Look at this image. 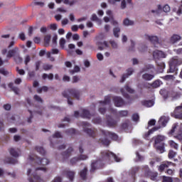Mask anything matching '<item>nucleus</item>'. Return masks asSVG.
<instances>
[{
	"instance_id": "f257e3e1",
	"label": "nucleus",
	"mask_w": 182,
	"mask_h": 182,
	"mask_svg": "<svg viewBox=\"0 0 182 182\" xmlns=\"http://www.w3.org/2000/svg\"><path fill=\"white\" fill-rule=\"evenodd\" d=\"M112 159L117 161V163L120 161V158L116 156V154H114L113 152H111L110 151H101L97 159L92 161L91 168L90 170V173H93L96 171V170L102 168V167L105 166V163H106V161H110Z\"/></svg>"
},
{
	"instance_id": "f03ea898",
	"label": "nucleus",
	"mask_w": 182,
	"mask_h": 182,
	"mask_svg": "<svg viewBox=\"0 0 182 182\" xmlns=\"http://www.w3.org/2000/svg\"><path fill=\"white\" fill-rule=\"evenodd\" d=\"M63 96L67 99L68 104L70 105V106L73 105V100L71 99V97H75V99H77V100L80 99V93L77 90L75 89H70L68 91H65L63 92Z\"/></svg>"
},
{
	"instance_id": "7ed1b4c3",
	"label": "nucleus",
	"mask_w": 182,
	"mask_h": 182,
	"mask_svg": "<svg viewBox=\"0 0 182 182\" xmlns=\"http://www.w3.org/2000/svg\"><path fill=\"white\" fill-rule=\"evenodd\" d=\"M145 72H150V73H144L142 75V79L144 80H146L147 82H149L150 80H153L154 79V76H156V74H154V72H156V68H154V65H146L144 68Z\"/></svg>"
},
{
	"instance_id": "20e7f679",
	"label": "nucleus",
	"mask_w": 182,
	"mask_h": 182,
	"mask_svg": "<svg viewBox=\"0 0 182 182\" xmlns=\"http://www.w3.org/2000/svg\"><path fill=\"white\" fill-rule=\"evenodd\" d=\"M110 103H112V99L109 96L105 97L104 101L100 102L98 111L101 113V114H105V113H106V108L105 106L110 105Z\"/></svg>"
},
{
	"instance_id": "39448f33",
	"label": "nucleus",
	"mask_w": 182,
	"mask_h": 182,
	"mask_svg": "<svg viewBox=\"0 0 182 182\" xmlns=\"http://www.w3.org/2000/svg\"><path fill=\"white\" fill-rule=\"evenodd\" d=\"M29 159L31 161H36V164H41V166H48V164H49V163H50L49 159H48L46 158H43V159H41V158H39L36 156H35L33 155H31L29 156Z\"/></svg>"
},
{
	"instance_id": "423d86ee",
	"label": "nucleus",
	"mask_w": 182,
	"mask_h": 182,
	"mask_svg": "<svg viewBox=\"0 0 182 182\" xmlns=\"http://www.w3.org/2000/svg\"><path fill=\"white\" fill-rule=\"evenodd\" d=\"M171 116L174 117V119L182 120V103L180 106H178L175 108L174 111L171 113Z\"/></svg>"
},
{
	"instance_id": "0eeeda50",
	"label": "nucleus",
	"mask_w": 182,
	"mask_h": 182,
	"mask_svg": "<svg viewBox=\"0 0 182 182\" xmlns=\"http://www.w3.org/2000/svg\"><path fill=\"white\" fill-rule=\"evenodd\" d=\"M112 25L114 26L113 28V35L114 38H119L120 36V26H119V23L114 20L111 21Z\"/></svg>"
},
{
	"instance_id": "6e6552de",
	"label": "nucleus",
	"mask_w": 182,
	"mask_h": 182,
	"mask_svg": "<svg viewBox=\"0 0 182 182\" xmlns=\"http://www.w3.org/2000/svg\"><path fill=\"white\" fill-rule=\"evenodd\" d=\"M152 14H156V15H160L161 12H170V6L166 4L163 8H161V5H158L157 10H151Z\"/></svg>"
},
{
	"instance_id": "1a4fd4ad",
	"label": "nucleus",
	"mask_w": 182,
	"mask_h": 182,
	"mask_svg": "<svg viewBox=\"0 0 182 182\" xmlns=\"http://www.w3.org/2000/svg\"><path fill=\"white\" fill-rule=\"evenodd\" d=\"M83 126L85 127L84 131L85 133H87V134H88L90 137H96V131L92 130L90 128H87L89 126H90L89 123L83 122Z\"/></svg>"
},
{
	"instance_id": "9d476101",
	"label": "nucleus",
	"mask_w": 182,
	"mask_h": 182,
	"mask_svg": "<svg viewBox=\"0 0 182 182\" xmlns=\"http://www.w3.org/2000/svg\"><path fill=\"white\" fill-rule=\"evenodd\" d=\"M126 72V73H124L121 76V79L119 80L120 83H124V82L129 77V76H132V75L134 73V69L129 68L127 69Z\"/></svg>"
},
{
	"instance_id": "9b49d317",
	"label": "nucleus",
	"mask_w": 182,
	"mask_h": 182,
	"mask_svg": "<svg viewBox=\"0 0 182 182\" xmlns=\"http://www.w3.org/2000/svg\"><path fill=\"white\" fill-rule=\"evenodd\" d=\"M153 58L156 61L166 58V53L161 50H155L153 52Z\"/></svg>"
},
{
	"instance_id": "f8f14e48",
	"label": "nucleus",
	"mask_w": 182,
	"mask_h": 182,
	"mask_svg": "<svg viewBox=\"0 0 182 182\" xmlns=\"http://www.w3.org/2000/svg\"><path fill=\"white\" fill-rule=\"evenodd\" d=\"M73 151V148L69 147L66 151L62 153L63 161V163L69 160V157L72 156V152Z\"/></svg>"
},
{
	"instance_id": "ddd939ff",
	"label": "nucleus",
	"mask_w": 182,
	"mask_h": 182,
	"mask_svg": "<svg viewBox=\"0 0 182 182\" xmlns=\"http://www.w3.org/2000/svg\"><path fill=\"white\" fill-rule=\"evenodd\" d=\"M146 39H148L151 43H153L154 45L155 48H158L156 45H160V43L159 42V37L156 36H149L145 35Z\"/></svg>"
},
{
	"instance_id": "4468645a",
	"label": "nucleus",
	"mask_w": 182,
	"mask_h": 182,
	"mask_svg": "<svg viewBox=\"0 0 182 182\" xmlns=\"http://www.w3.org/2000/svg\"><path fill=\"white\" fill-rule=\"evenodd\" d=\"M114 105L117 107H122V106H124V100H122L120 97H112Z\"/></svg>"
},
{
	"instance_id": "2eb2a0df",
	"label": "nucleus",
	"mask_w": 182,
	"mask_h": 182,
	"mask_svg": "<svg viewBox=\"0 0 182 182\" xmlns=\"http://www.w3.org/2000/svg\"><path fill=\"white\" fill-rule=\"evenodd\" d=\"M152 140H154V144H164V140H166V136L163 135H157L152 138Z\"/></svg>"
},
{
	"instance_id": "dca6fc26",
	"label": "nucleus",
	"mask_w": 182,
	"mask_h": 182,
	"mask_svg": "<svg viewBox=\"0 0 182 182\" xmlns=\"http://www.w3.org/2000/svg\"><path fill=\"white\" fill-rule=\"evenodd\" d=\"M170 166H173L174 167L176 166V164L171 161H165L164 164H161L159 166V171H160V173H163V171H164V169L170 167Z\"/></svg>"
},
{
	"instance_id": "f3484780",
	"label": "nucleus",
	"mask_w": 182,
	"mask_h": 182,
	"mask_svg": "<svg viewBox=\"0 0 182 182\" xmlns=\"http://www.w3.org/2000/svg\"><path fill=\"white\" fill-rule=\"evenodd\" d=\"M151 87V85H150V83L143 82L138 84V92H139V93H143L144 89H150Z\"/></svg>"
},
{
	"instance_id": "a211bd4d",
	"label": "nucleus",
	"mask_w": 182,
	"mask_h": 182,
	"mask_svg": "<svg viewBox=\"0 0 182 182\" xmlns=\"http://www.w3.org/2000/svg\"><path fill=\"white\" fill-rule=\"evenodd\" d=\"M19 53V48L18 47H15L11 50H9L7 53V58H15L16 55Z\"/></svg>"
},
{
	"instance_id": "6ab92c4d",
	"label": "nucleus",
	"mask_w": 182,
	"mask_h": 182,
	"mask_svg": "<svg viewBox=\"0 0 182 182\" xmlns=\"http://www.w3.org/2000/svg\"><path fill=\"white\" fill-rule=\"evenodd\" d=\"M102 134H104V136H106V137H110V139H112V140H117L119 139V136H117V134L113 132H109L108 131L102 130Z\"/></svg>"
},
{
	"instance_id": "aec40b11",
	"label": "nucleus",
	"mask_w": 182,
	"mask_h": 182,
	"mask_svg": "<svg viewBox=\"0 0 182 182\" xmlns=\"http://www.w3.org/2000/svg\"><path fill=\"white\" fill-rule=\"evenodd\" d=\"M161 129V127H154L152 129H149L147 132H146L144 134V138H145L146 140H149V137H150V134H153L154 132H157V130H159Z\"/></svg>"
},
{
	"instance_id": "412c9836",
	"label": "nucleus",
	"mask_w": 182,
	"mask_h": 182,
	"mask_svg": "<svg viewBox=\"0 0 182 182\" xmlns=\"http://www.w3.org/2000/svg\"><path fill=\"white\" fill-rule=\"evenodd\" d=\"M169 62L176 66H181V65H182V58H178V56H174L170 60Z\"/></svg>"
},
{
	"instance_id": "4be33fe9",
	"label": "nucleus",
	"mask_w": 182,
	"mask_h": 182,
	"mask_svg": "<svg viewBox=\"0 0 182 182\" xmlns=\"http://www.w3.org/2000/svg\"><path fill=\"white\" fill-rule=\"evenodd\" d=\"M181 39V37L180 35L178 34H173L171 36L170 38V42L171 43H172L173 45H174V43H177V42H180V40Z\"/></svg>"
},
{
	"instance_id": "5701e85b",
	"label": "nucleus",
	"mask_w": 182,
	"mask_h": 182,
	"mask_svg": "<svg viewBox=\"0 0 182 182\" xmlns=\"http://www.w3.org/2000/svg\"><path fill=\"white\" fill-rule=\"evenodd\" d=\"M168 120H170V119L168 117H166V116L161 117L159 120V124H160L163 127H166V126L167 125V123H168Z\"/></svg>"
},
{
	"instance_id": "b1692460",
	"label": "nucleus",
	"mask_w": 182,
	"mask_h": 182,
	"mask_svg": "<svg viewBox=\"0 0 182 182\" xmlns=\"http://www.w3.org/2000/svg\"><path fill=\"white\" fill-rule=\"evenodd\" d=\"M32 176H33L34 180H33L31 178H28V181L30 182H43V179H42V178H41L38 175H37L36 172H33Z\"/></svg>"
},
{
	"instance_id": "393cba45",
	"label": "nucleus",
	"mask_w": 182,
	"mask_h": 182,
	"mask_svg": "<svg viewBox=\"0 0 182 182\" xmlns=\"http://www.w3.org/2000/svg\"><path fill=\"white\" fill-rule=\"evenodd\" d=\"M156 65L158 66V70L161 73H163V71L166 68V63L164 62L159 60L156 61Z\"/></svg>"
},
{
	"instance_id": "a878e982",
	"label": "nucleus",
	"mask_w": 182,
	"mask_h": 182,
	"mask_svg": "<svg viewBox=\"0 0 182 182\" xmlns=\"http://www.w3.org/2000/svg\"><path fill=\"white\" fill-rule=\"evenodd\" d=\"M168 65H169V68L167 70V73H174V72H177V70H178V68H177V65H175V64H173L171 61H169Z\"/></svg>"
},
{
	"instance_id": "bb28decb",
	"label": "nucleus",
	"mask_w": 182,
	"mask_h": 182,
	"mask_svg": "<svg viewBox=\"0 0 182 182\" xmlns=\"http://www.w3.org/2000/svg\"><path fill=\"white\" fill-rule=\"evenodd\" d=\"M107 123L109 127H113V126H116L117 124V121L113 119L111 116H107Z\"/></svg>"
},
{
	"instance_id": "cd10ccee",
	"label": "nucleus",
	"mask_w": 182,
	"mask_h": 182,
	"mask_svg": "<svg viewBox=\"0 0 182 182\" xmlns=\"http://www.w3.org/2000/svg\"><path fill=\"white\" fill-rule=\"evenodd\" d=\"M79 174L80 177H81L82 180H86L87 177V167L85 166L82 169H81Z\"/></svg>"
},
{
	"instance_id": "c85d7f7f",
	"label": "nucleus",
	"mask_w": 182,
	"mask_h": 182,
	"mask_svg": "<svg viewBox=\"0 0 182 182\" xmlns=\"http://www.w3.org/2000/svg\"><path fill=\"white\" fill-rule=\"evenodd\" d=\"M97 47L99 50H105V48H109L107 41H100L97 43Z\"/></svg>"
},
{
	"instance_id": "c756f323",
	"label": "nucleus",
	"mask_w": 182,
	"mask_h": 182,
	"mask_svg": "<svg viewBox=\"0 0 182 182\" xmlns=\"http://www.w3.org/2000/svg\"><path fill=\"white\" fill-rule=\"evenodd\" d=\"M65 174L67 177L69 178L70 181H73L75 180V174L76 173L73 171H65Z\"/></svg>"
},
{
	"instance_id": "7c9ffc66",
	"label": "nucleus",
	"mask_w": 182,
	"mask_h": 182,
	"mask_svg": "<svg viewBox=\"0 0 182 182\" xmlns=\"http://www.w3.org/2000/svg\"><path fill=\"white\" fill-rule=\"evenodd\" d=\"M142 106H145V107H151L154 106V101L153 100H144L141 101Z\"/></svg>"
},
{
	"instance_id": "2f4dec72",
	"label": "nucleus",
	"mask_w": 182,
	"mask_h": 182,
	"mask_svg": "<svg viewBox=\"0 0 182 182\" xmlns=\"http://www.w3.org/2000/svg\"><path fill=\"white\" fill-rule=\"evenodd\" d=\"M80 116L81 117H84L85 119H90V117H92V114H90L89 110L87 109H82Z\"/></svg>"
},
{
	"instance_id": "473e14b6",
	"label": "nucleus",
	"mask_w": 182,
	"mask_h": 182,
	"mask_svg": "<svg viewBox=\"0 0 182 182\" xmlns=\"http://www.w3.org/2000/svg\"><path fill=\"white\" fill-rule=\"evenodd\" d=\"M4 163L6 164H16V163H18V160L14 158L7 157L5 159Z\"/></svg>"
},
{
	"instance_id": "72a5a7b5",
	"label": "nucleus",
	"mask_w": 182,
	"mask_h": 182,
	"mask_svg": "<svg viewBox=\"0 0 182 182\" xmlns=\"http://www.w3.org/2000/svg\"><path fill=\"white\" fill-rule=\"evenodd\" d=\"M9 87H10V89H11V90L14 92L16 95H19V88L14 85V82H10L9 84Z\"/></svg>"
},
{
	"instance_id": "f704fd0d",
	"label": "nucleus",
	"mask_w": 182,
	"mask_h": 182,
	"mask_svg": "<svg viewBox=\"0 0 182 182\" xmlns=\"http://www.w3.org/2000/svg\"><path fill=\"white\" fill-rule=\"evenodd\" d=\"M10 154L13 156V157H19V149H15L14 148H11L9 150Z\"/></svg>"
},
{
	"instance_id": "c9c22d12",
	"label": "nucleus",
	"mask_w": 182,
	"mask_h": 182,
	"mask_svg": "<svg viewBox=\"0 0 182 182\" xmlns=\"http://www.w3.org/2000/svg\"><path fill=\"white\" fill-rule=\"evenodd\" d=\"M119 117H127L129 116L128 110H121L117 112Z\"/></svg>"
},
{
	"instance_id": "e433bc0d",
	"label": "nucleus",
	"mask_w": 182,
	"mask_h": 182,
	"mask_svg": "<svg viewBox=\"0 0 182 182\" xmlns=\"http://www.w3.org/2000/svg\"><path fill=\"white\" fill-rule=\"evenodd\" d=\"M161 85V80H156L152 84H150L151 87H154V89H157V87H160Z\"/></svg>"
},
{
	"instance_id": "4c0bfd02",
	"label": "nucleus",
	"mask_w": 182,
	"mask_h": 182,
	"mask_svg": "<svg viewBox=\"0 0 182 182\" xmlns=\"http://www.w3.org/2000/svg\"><path fill=\"white\" fill-rule=\"evenodd\" d=\"M123 25H124V26H132L134 25V21L129 18H125L123 21Z\"/></svg>"
},
{
	"instance_id": "58836bf2",
	"label": "nucleus",
	"mask_w": 182,
	"mask_h": 182,
	"mask_svg": "<svg viewBox=\"0 0 182 182\" xmlns=\"http://www.w3.org/2000/svg\"><path fill=\"white\" fill-rule=\"evenodd\" d=\"M50 42V35H46L44 37V46H46V48H48V46H49Z\"/></svg>"
},
{
	"instance_id": "ea45409f",
	"label": "nucleus",
	"mask_w": 182,
	"mask_h": 182,
	"mask_svg": "<svg viewBox=\"0 0 182 182\" xmlns=\"http://www.w3.org/2000/svg\"><path fill=\"white\" fill-rule=\"evenodd\" d=\"M14 60H15V62H16V63H22V62H23V60L21 58V55H19V53H18V55H14Z\"/></svg>"
},
{
	"instance_id": "a19ab883",
	"label": "nucleus",
	"mask_w": 182,
	"mask_h": 182,
	"mask_svg": "<svg viewBox=\"0 0 182 182\" xmlns=\"http://www.w3.org/2000/svg\"><path fill=\"white\" fill-rule=\"evenodd\" d=\"M99 143H102V144H104L105 146H109L110 144V141L107 139H100Z\"/></svg>"
},
{
	"instance_id": "79ce46f5",
	"label": "nucleus",
	"mask_w": 182,
	"mask_h": 182,
	"mask_svg": "<svg viewBox=\"0 0 182 182\" xmlns=\"http://www.w3.org/2000/svg\"><path fill=\"white\" fill-rule=\"evenodd\" d=\"M0 73L4 76H8V75L11 74V72L8 71L6 69L1 68H0Z\"/></svg>"
},
{
	"instance_id": "37998d69",
	"label": "nucleus",
	"mask_w": 182,
	"mask_h": 182,
	"mask_svg": "<svg viewBox=\"0 0 182 182\" xmlns=\"http://www.w3.org/2000/svg\"><path fill=\"white\" fill-rule=\"evenodd\" d=\"M176 156H177V152H176L173 150H170L168 151V159H174V157H176Z\"/></svg>"
},
{
	"instance_id": "c03bdc74",
	"label": "nucleus",
	"mask_w": 182,
	"mask_h": 182,
	"mask_svg": "<svg viewBox=\"0 0 182 182\" xmlns=\"http://www.w3.org/2000/svg\"><path fill=\"white\" fill-rule=\"evenodd\" d=\"M129 126H130V122L127 120L122 123V129H123V130H127V129H129Z\"/></svg>"
},
{
	"instance_id": "a18cd8bd",
	"label": "nucleus",
	"mask_w": 182,
	"mask_h": 182,
	"mask_svg": "<svg viewBox=\"0 0 182 182\" xmlns=\"http://www.w3.org/2000/svg\"><path fill=\"white\" fill-rule=\"evenodd\" d=\"M77 161H79L78 156H75L70 159V164H71V166H75V164H76Z\"/></svg>"
},
{
	"instance_id": "49530a36",
	"label": "nucleus",
	"mask_w": 182,
	"mask_h": 182,
	"mask_svg": "<svg viewBox=\"0 0 182 182\" xmlns=\"http://www.w3.org/2000/svg\"><path fill=\"white\" fill-rule=\"evenodd\" d=\"M159 93L161 96H163L164 99H167V97H168V94H167V90H161Z\"/></svg>"
},
{
	"instance_id": "de8ad7c7",
	"label": "nucleus",
	"mask_w": 182,
	"mask_h": 182,
	"mask_svg": "<svg viewBox=\"0 0 182 182\" xmlns=\"http://www.w3.org/2000/svg\"><path fill=\"white\" fill-rule=\"evenodd\" d=\"M36 151H38V153H40V154H41L42 156H43L46 153L45 149L42 146H36Z\"/></svg>"
},
{
	"instance_id": "09e8293b",
	"label": "nucleus",
	"mask_w": 182,
	"mask_h": 182,
	"mask_svg": "<svg viewBox=\"0 0 182 182\" xmlns=\"http://www.w3.org/2000/svg\"><path fill=\"white\" fill-rule=\"evenodd\" d=\"M91 21H95V22H98L100 23H102V20H100L99 18V17H97V16L96 14H92V17H91Z\"/></svg>"
},
{
	"instance_id": "8fccbe9b",
	"label": "nucleus",
	"mask_w": 182,
	"mask_h": 182,
	"mask_svg": "<svg viewBox=\"0 0 182 182\" xmlns=\"http://www.w3.org/2000/svg\"><path fill=\"white\" fill-rule=\"evenodd\" d=\"M169 145L172 149H175V150L178 149V144L174 142V141H169Z\"/></svg>"
},
{
	"instance_id": "3c124183",
	"label": "nucleus",
	"mask_w": 182,
	"mask_h": 182,
	"mask_svg": "<svg viewBox=\"0 0 182 182\" xmlns=\"http://www.w3.org/2000/svg\"><path fill=\"white\" fill-rule=\"evenodd\" d=\"M156 150L159 153H164V144L156 146Z\"/></svg>"
},
{
	"instance_id": "603ef678",
	"label": "nucleus",
	"mask_w": 182,
	"mask_h": 182,
	"mask_svg": "<svg viewBox=\"0 0 182 182\" xmlns=\"http://www.w3.org/2000/svg\"><path fill=\"white\" fill-rule=\"evenodd\" d=\"M33 99L36 102H38V103H43V100L38 95H34Z\"/></svg>"
},
{
	"instance_id": "864d4df0",
	"label": "nucleus",
	"mask_w": 182,
	"mask_h": 182,
	"mask_svg": "<svg viewBox=\"0 0 182 182\" xmlns=\"http://www.w3.org/2000/svg\"><path fill=\"white\" fill-rule=\"evenodd\" d=\"M161 78L164 79V80H173V79H174V75H166L164 77H161Z\"/></svg>"
},
{
	"instance_id": "5fc2aeb1",
	"label": "nucleus",
	"mask_w": 182,
	"mask_h": 182,
	"mask_svg": "<svg viewBox=\"0 0 182 182\" xmlns=\"http://www.w3.org/2000/svg\"><path fill=\"white\" fill-rule=\"evenodd\" d=\"M109 43L112 48V49H117V48H119V46L117 45V43H116V41H109Z\"/></svg>"
},
{
	"instance_id": "6e6d98bb",
	"label": "nucleus",
	"mask_w": 182,
	"mask_h": 182,
	"mask_svg": "<svg viewBox=\"0 0 182 182\" xmlns=\"http://www.w3.org/2000/svg\"><path fill=\"white\" fill-rule=\"evenodd\" d=\"M48 90H49V88H48V87L43 86V87H42L41 88H38V89L37 90V92H38V93H42V92H48Z\"/></svg>"
},
{
	"instance_id": "4d7b16f0",
	"label": "nucleus",
	"mask_w": 182,
	"mask_h": 182,
	"mask_svg": "<svg viewBox=\"0 0 182 182\" xmlns=\"http://www.w3.org/2000/svg\"><path fill=\"white\" fill-rule=\"evenodd\" d=\"M135 43L134 41H133L132 40L131 41V46L129 48V52H134L136 50V49L134 48L135 46Z\"/></svg>"
},
{
	"instance_id": "13d9d810",
	"label": "nucleus",
	"mask_w": 182,
	"mask_h": 182,
	"mask_svg": "<svg viewBox=\"0 0 182 182\" xmlns=\"http://www.w3.org/2000/svg\"><path fill=\"white\" fill-rule=\"evenodd\" d=\"M136 173H137V168H132L130 171V176L134 178L136 177Z\"/></svg>"
},
{
	"instance_id": "bf43d9fd",
	"label": "nucleus",
	"mask_w": 182,
	"mask_h": 182,
	"mask_svg": "<svg viewBox=\"0 0 182 182\" xmlns=\"http://www.w3.org/2000/svg\"><path fill=\"white\" fill-rule=\"evenodd\" d=\"M162 182H173V178L168 176H163Z\"/></svg>"
},
{
	"instance_id": "052dcab7",
	"label": "nucleus",
	"mask_w": 182,
	"mask_h": 182,
	"mask_svg": "<svg viewBox=\"0 0 182 182\" xmlns=\"http://www.w3.org/2000/svg\"><path fill=\"white\" fill-rule=\"evenodd\" d=\"M151 126H156V119H150L148 122V127L147 129H149Z\"/></svg>"
},
{
	"instance_id": "680f3d73",
	"label": "nucleus",
	"mask_w": 182,
	"mask_h": 182,
	"mask_svg": "<svg viewBox=\"0 0 182 182\" xmlns=\"http://www.w3.org/2000/svg\"><path fill=\"white\" fill-rule=\"evenodd\" d=\"M93 123L95 124H100V123H102V118L101 117H96L92 119Z\"/></svg>"
},
{
	"instance_id": "e2e57ef3",
	"label": "nucleus",
	"mask_w": 182,
	"mask_h": 182,
	"mask_svg": "<svg viewBox=\"0 0 182 182\" xmlns=\"http://www.w3.org/2000/svg\"><path fill=\"white\" fill-rule=\"evenodd\" d=\"M77 157H78L79 161H80V160H87V159H89L87 155H84V154H80Z\"/></svg>"
},
{
	"instance_id": "0e129e2a",
	"label": "nucleus",
	"mask_w": 182,
	"mask_h": 182,
	"mask_svg": "<svg viewBox=\"0 0 182 182\" xmlns=\"http://www.w3.org/2000/svg\"><path fill=\"white\" fill-rule=\"evenodd\" d=\"M14 45H15V36H11V41L8 46L9 49H10V48H12Z\"/></svg>"
},
{
	"instance_id": "69168bd1",
	"label": "nucleus",
	"mask_w": 182,
	"mask_h": 182,
	"mask_svg": "<svg viewBox=\"0 0 182 182\" xmlns=\"http://www.w3.org/2000/svg\"><path fill=\"white\" fill-rule=\"evenodd\" d=\"M57 41H58V36L55 35L52 40L53 46H56V45L58 44Z\"/></svg>"
},
{
	"instance_id": "338daca9",
	"label": "nucleus",
	"mask_w": 182,
	"mask_h": 182,
	"mask_svg": "<svg viewBox=\"0 0 182 182\" xmlns=\"http://www.w3.org/2000/svg\"><path fill=\"white\" fill-rule=\"evenodd\" d=\"M65 132L67 134H75V133H76V130H75V129L70 128L67 129Z\"/></svg>"
},
{
	"instance_id": "774afa93",
	"label": "nucleus",
	"mask_w": 182,
	"mask_h": 182,
	"mask_svg": "<svg viewBox=\"0 0 182 182\" xmlns=\"http://www.w3.org/2000/svg\"><path fill=\"white\" fill-rule=\"evenodd\" d=\"M149 175L151 176V180H156V178H157V173H151V172H149Z\"/></svg>"
}]
</instances>
